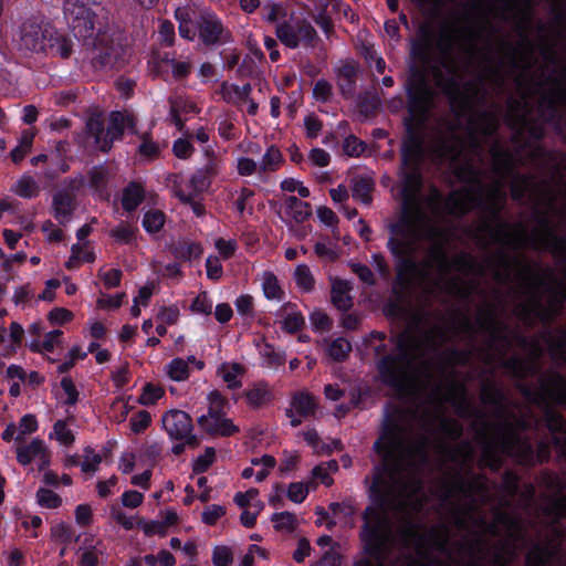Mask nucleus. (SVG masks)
Here are the masks:
<instances>
[{
  "label": "nucleus",
  "mask_w": 566,
  "mask_h": 566,
  "mask_svg": "<svg viewBox=\"0 0 566 566\" xmlns=\"http://www.w3.org/2000/svg\"><path fill=\"white\" fill-rule=\"evenodd\" d=\"M407 411L398 406L387 409L381 421L380 433L373 446L375 453L381 459L374 467L371 482L367 488L370 504L361 513L360 538L365 551L370 555H379L385 543L387 511L396 502V485L392 475L394 463L403 447L407 433Z\"/></svg>",
  "instance_id": "nucleus-1"
},
{
  "label": "nucleus",
  "mask_w": 566,
  "mask_h": 566,
  "mask_svg": "<svg viewBox=\"0 0 566 566\" xmlns=\"http://www.w3.org/2000/svg\"><path fill=\"white\" fill-rule=\"evenodd\" d=\"M433 32L421 27L411 41L410 57L403 84L408 116L403 119L405 135L400 146L401 167L421 166L426 156L424 126L434 107L437 93L429 81L432 62Z\"/></svg>",
  "instance_id": "nucleus-2"
},
{
  "label": "nucleus",
  "mask_w": 566,
  "mask_h": 566,
  "mask_svg": "<svg viewBox=\"0 0 566 566\" xmlns=\"http://www.w3.org/2000/svg\"><path fill=\"white\" fill-rule=\"evenodd\" d=\"M415 338L409 331L390 336L373 347L378 380L397 392L406 390Z\"/></svg>",
  "instance_id": "nucleus-3"
},
{
  "label": "nucleus",
  "mask_w": 566,
  "mask_h": 566,
  "mask_svg": "<svg viewBox=\"0 0 566 566\" xmlns=\"http://www.w3.org/2000/svg\"><path fill=\"white\" fill-rule=\"evenodd\" d=\"M17 48L23 55L44 53L69 59L73 52L72 40L49 23L28 20L22 23Z\"/></svg>",
  "instance_id": "nucleus-4"
},
{
  "label": "nucleus",
  "mask_w": 566,
  "mask_h": 566,
  "mask_svg": "<svg viewBox=\"0 0 566 566\" xmlns=\"http://www.w3.org/2000/svg\"><path fill=\"white\" fill-rule=\"evenodd\" d=\"M455 175L460 180H468L476 187V195L470 197V200L475 207L482 208L496 224L495 229L490 230L492 240L496 243L516 248L517 245L512 243V241L516 239V232L513 233L511 231V224L502 218L504 203L499 199V191H492L489 200H484V186L480 178V171L472 165L460 167Z\"/></svg>",
  "instance_id": "nucleus-5"
},
{
  "label": "nucleus",
  "mask_w": 566,
  "mask_h": 566,
  "mask_svg": "<svg viewBox=\"0 0 566 566\" xmlns=\"http://www.w3.org/2000/svg\"><path fill=\"white\" fill-rule=\"evenodd\" d=\"M386 248L395 260L396 277L391 287L392 295L412 291L416 280L424 276L421 263L416 259L415 240L389 238Z\"/></svg>",
  "instance_id": "nucleus-6"
},
{
  "label": "nucleus",
  "mask_w": 566,
  "mask_h": 566,
  "mask_svg": "<svg viewBox=\"0 0 566 566\" xmlns=\"http://www.w3.org/2000/svg\"><path fill=\"white\" fill-rule=\"evenodd\" d=\"M501 433L500 448L507 458L514 459L518 464L534 468L536 465L535 448L528 439L514 430L510 421H504L497 426Z\"/></svg>",
  "instance_id": "nucleus-7"
},
{
  "label": "nucleus",
  "mask_w": 566,
  "mask_h": 566,
  "mask_svg": "<svg viewBox=\"0 0 566 566\" xmlns=\"http://www.w3.org/2000/svg\"><path fill=\"white\" fill-rule=\"evenodd\" d=\"M441 66L448 71L444 76L438 66L432 67L437 86L450 102L451 112L460 117L469 108V98L463 91V85L455 74L454 65L450 61H441Z\"/></svg>",
  "instance_id": "nucleus-8"
},
{
  "label": "nucleus",
  "mask_w": 566,
  "mask_h": 566,
  "mask_svg": "<svg viewBox=\"0 0 566 566\" xmlns=\"http://www.w3.org/2000/svg\"><path fill=\"white\" fill-rule=\"evenodd\" d=\"M542 389L534 390L526 385L520 387L522 396L536 406H547V399L553 400L559 406H566V377L557 371H553L549 378H543Z\"/></svg>",
  "instance_id": "nucleus-9"
},
{
  "label": "nucleus",
  "mask_w": 566,
  "mask_h": 566,
  "mask_svg": "<svg viewBox=\"0 0 566 566\" xmlns=\"http://www.w3.org/2000/svg\"><path fill=\"white\" fill-rule=\"evenodd\" d=\"M63 12L69 28L77 40L86 42L93 39L96 15L90 7L77 0H65Z\"/></svg>",
  "instance_id": "nucleus-10"
},
{
  "label": "nucleus",
  "mask_w": 566,
  "mask_h": 566,
  "mask_svg": "<svg viewBox=\"0 0 566 566\" xmlns=\"http://www.w3.org/2000/svg\"><path fill=\"white\" fill-rule=\"evenodd\" d=\"M533 216L537 224L535 238L539 243V249L555 255L566 254V237L556 232L549 216L539 209H535Z\"/></svg>",
  "instance_id": "nucleus-11"
},
{
  "label": "nucleus",
  "mask_w": 566,
  "mask_h": 566,
  "mask_svg": "<svg viewBox=\"0 0 566 566\" xmlns=\"http://www.w3.org/2000/svg\"><path fill=\"white\" fill-rule=\"evenodd\" d=\"M476 323L480 329L486 332L493 343H501L509 347L512 343L511 331L506 323L499 321L497 312L494 307H488L480 311Z\"/></svg>",
  "instance_id": "nucleus-12"
},
{
  "label": "nucleus",
  "mask_w": 566,
  "mask_h": 566,
  "mask_svg": "<svg viewBox=\"0 0 566 566\" xmlns=\"http://www.w3.org/2000/svg\"><path fill=\"white\" fill-rule=\"evenodd\" d=\"M199 39L205 45H214L228 41L230 33L224 30L221 20L216 14H203L197 21Z\"/></svg>",
  "instance_id": "nucleus-13"
},
{
  "label": "nucleus",
  "mask_w": 566,
  "mask_h": 566,
  "mask_svg": "<svg viewBox=\"0 0 566 566\" xmlns=\"http://www.w3.org/2000/svg\"><path fill=\"white\" fill-rule=\"evenodd\" d=\"M433 260L438 270L442 273H448L451 268L461 271H482V266L475 258L468 252H461L450 260L444 249L440 247L434 252Z\"/></svg>",
  "instance_id": "nucleus-14"
},
{
  "label": "nucleus",
  "mask_w": 566,
  "mask_h": 566,
  "mask_svg": "<svg viewBox=\"0 0 566 566\" xmlns=\"http://www.w3.org/2000/svg\"><path fill=\"white\" fill-rule=\"evenodd\" d=\"M401 188L400 196L402 205L413 206L422 187V175L420 166L401 167L400 166Z\"/></svg>",
  "instance_id": "nucleus-15"
},
{
  "label": "nucleus",
  "mask_w": 566,
  "mask_h": 566,
  "mask_svg": "<svg viewBox=\"0 0 566 566\" xmlns=\"http://www.w3.org/2000/svg\"><path fill=\"white\" fill-rule=\"evenodd\" d=\"M480 398L482 403L494 408L495 417L499 419V423L496 426H500L504 421H509L506 395L502 387L494 381L483 384Z\"/></svg>",
  "instance_id": "nucleus-16"
},
{
  "label": "nucleus",
  "mask_w": 566,
  "mask_h": 566,
  "mask_svg": "<svg viewBox=\"0 0 566 566\" xmlns=\"http://www.w3.org/2000/svg\"><path fill=\"white\" fill-rule=\"evenodd\" d=\"M163 426L171 440H181L193 430L192 419L184 410L172 409L164 413Z\"/></svg>",
  "instance_id": "nucleus-17"
},
{
  "label": "nucleus",
  "mask_w": 566,
  "mask_h": 566,
  "mask_svg": "<svg viewBox=\"0 0 566 566\" xmlns=\"http://www.w3.org/2000/svg\"><path fill=\"white\" fill-rule=\"evenodd\" d=\"M52 209L55 220L65 226L76 209L75 195L70 190H60L53 195Z\"/></svg>",
  "instance_id": "nucleus-18"
},
{
  "label": "nucleus",
  "mask_w": 566,
  "mask_h": 566,
  "mask_svg": "<svg viewBox=\"0 0 566 566\" xmlns=\"http://www.w3.org/2000/svg\"><path fill=\"white\" fill-rule=\"evenodd\" d=\"M501 433L495 427V437L493 439H486L485 434H482L484 444L482 448V462L492 472H499L504 464L503 458L506 457L500 448Z\"/></svg>",
  "instance_id": "nucleus-19"
},
{
  "label": "nucleus",
  "mask_w": 566,
  "mask_h": 566,
  "mask_svg": "<svg viewBox=\"0 0 566 566\" xmlns=\"http://www.w3.org/2000/svg\"><path fill=\"white\" fill-rule=\"evenodd\" d=\"M411 207L402 205L401 214L398 220L388 224L389 238L415 240V244L417 243V231L412 221Z\"/></svg>",
  "instance_id": "nucleus-20"
},
{
  "label": "nucleus",
  "mask_w": 566,
  "mask_h": 566,
  "mask_svg": "<svg viewBox=\"0 0 566 566\" xmlns=\"http://www.w3.org/2000/svg\"><path fill=\"white\" fill-rule=\"evenodd\" d=\"M126 128V116L119 111H114L108 116V123L105 130V138L103 140L101 151L108 153L114 142L120 140L124 136Z\"/></svg>",
  "instance_id": "nucleus-21"
},
{
  "label": "nucleus",
  "mask_w": 566,
  "mask_h": 566,
  "mask_svg": "<svg viewBox=\"0 0 566 566\" xmlns=\"http://www.w3.org/2000/svg\"><path fill=\"white\" fill-rule=\"evenodd\" d=\"M358 75V65L355 61L349 60L346 61L338 70L337 85L339 87L340 94L344 98H352L356 92V82Z\"/></svg>",
  "instance_id": "nucleus-22"
},
{
  "label": "nucleus",
  "mask_w": 566,
  "mask_h": 566,
  "mask_svg": "<svg viewBox=\"0 0 566 566\" xmlns=\"http://www.w3.org/2000/svg\"><path fill=\"white\" fill-rule=\"evenodd\" d=\"M169 252L177 261L192 262L201 258L203 247L197 241L178 240L169 245Z\"/></svg>",
  "instance_id": "nucleus-23"
},
{
  "label": "nucleus",
  "mask_w": 566,
  "mask_h": 566,
  "mask_svg": "<svg viewBox=\"0 0 566 566\" xmlns=\"http://www.w3.org/2000/svg\"><path fill=\"white\" fill-rule=\"evenodd\" d=\"M318 402L316 398L306 390H300L292 395L291 408L297 416L307 418L315 413Z\"/></svg>",
  "instance_id": "nucleus-24"
},
{
  "label": "nucleus",
  "mask_w": 566,
  "mask_h": 566,
  "mask_svg": "<svg viewBox=\"0 0 566 566\" xmlns=\"http://www.w3.org/2000/svg\"><path fill=\"white\" fill-rule=\"evenodd\" d=\"M543 340L547 344L552 357L566 361V327H562L554 334L546 329L542 333Z\"/></svg>",
  "instance_id": "nucleus-25"
},
{
  "label": "nucleus",
  "mask_w": 566,
  "mask_h": 566,
  "mask_svg": "<svg viewBox=\"0 0 566 566\" xmlns=\"http://www.w3.org/2000/svg\"><path fill=\"white\" fill-rule=\"evenodd\" d=\"M284 210L285 214L296 223H303L312 216L311 205L295 196H287L284 199Z\"/></svg>",
  "instance_id": "nucleus-26"
},
{
  "label": "nucleus",
  "mask_w": 566,
  "mask_h": 566,
  "mask_svg": "<svg viewBox=\"0 0 566 566\" xmlns=\"http://www.w3.org/2000/svg\"><path fill=\"white\" fill-rule=\"evenodd\" d=\"M350 284L346 280H336L332 285L331 300L333 305L343 312L353 307V298L349 295Z\"/></svg>",
  "instance_id": "nucleus-27"
},
{
  "label": "nucleus",
  "mask_w": 566,
  "mask_h": 566,
  "mask_svg": "<svg viewBox=\"0 0 566 566\" xmlns=\"http://www.w3.org/2000/svg\"><path fill=\"white\" fill-rule=\"evenodd\" d=\"M145 200V189L136 181H130L123 190L122 207L126 212L135 211Z\"/></svg>",
  "instance_id": "nucleus-28"
},
{
  "label": "nucleus",
  "mask_w": 566,
  "mask_h": 566,
  "mask_svg": "<svg viewBox=\"0 0 566 566\" xmlns=\"http://www.w3.org/2000/svg\"><path fill=\"white\" fill-rule=\"evenodd\" d=\"M479 526L485 528L490 534L497 535L499 534V524L506 526L511 531H515L520 533L521 524L520 521L513 516H511L506 512L499 511L495 514V522H486L484 517H480L478 520Z\"/></svg>",
  "instance_id": "nucleus-29"
},
{
  "label": "nucleus",
  "mask_w": 566,
  "mask_h": 566,
  "mask_svg": "<svg viewBox=\"0 0 566 566\" xmlns=\"http://www.w3.org/2000/svg\"><path fill=\"white\" fill-rule=\"evenodd\" d=\"M468 192L452 191L444 200V211L452 217H463L470 210Z\"/></svg>",
  "instance_id": "nucleus-30"
},
{
  "label": "nucleus",
  "mask_w": 566,
  "mask_h": 566,
  "mask_svg": "<svg viewBox=\"0 0 566 566\" xmlns=\"http://www.w3.org/2000/svg\"><path fill=\"white\" fill-rule=\"evenodd\" d=\"M244 397L250 407L256 409L273 400V394L265 381H258L251 389L244 391Z\"/></svg>",
  "instance_id": "nucleus-31"
},
{
  "label": "nucleus",
  "mask_w": 566,
  "mask_h": 566,
  "mask_svg": "<svg viewBox=\"0 0 566 566\" xmlns=\"http://www.w3.org/2000/svg\"><path fill=\"white\" fill-rule=\"evenodd\" d=\"M554 551L542 544H535L525 556V566H549Z\"/></svg>",
  "instance_id": "nucleus-32"
},
{
  "label": "nucleus",
  "mask_w": 566,
  "mask_h": 566,
  "mask_svg": "<svg viewBox=\"0 0 566 566\" xmlns=\"http://www.w3.org/2000/svg\"><path fill=\"white\" fill-rule=\"evenodd\" d=\"M44 451H45L44 441L39 438H35L29 444L19 446L17 448V450H15L17 461L21 465H28L34 460V458L44 453Z\"/></svg>",
  "instance_id": "nucleus-33"
},
{
  "label": "nucleus",
  "mask_w": 566,
  "mask_h": 566,
  "mask_svg": "<svg viewBox=\"0 0 566 566\" xmlns=\"http://www.w3.org/2000/svg\"><path fill=\"white\" fill-rule=\"evenodd\" d=\"M553 91L549 95H545L541 101L542 116L547 124H560V114L557 103V94Z\"/></svg>",
  "instance_id": "nucleus-34"
},
{
  "label": "nucleus",
  "mask_w": 566,
  "mask_h": 566,
  "mask_svg": "<svg viewBox=\"0 0 566 566\" xmlns=\"http://www.w3.org/2000/svg\"><path fill=\"white\" fill-rule=\"evenodd\" d=\"M527 134L536 145L532 149V157L534 159H542L549 155L547 149L539 143L545 138V129L541 124L533 123L527 127Z\"/></svg>",
  "instance_id": "nucleus-35"
},
{
  "label": "nucleus",
  "mask_w": 566,
  "mask_h": 566,
  "mask_svg": "<svg viewBox=\"0 0 566 566\" xmlns=\"http://www.w3.org/2000/svg\"><path fill=\"white\" fill-rule=\"evenodd\" d=\"M384 532H385V543H384V546H382L381 552L379 553V555H370V554H368L365 551L364 542L361 541V538H359V541L361 543V546H363V552H364V554L367 557H363V558H359V559L355 560L352 566H375V564H374V562L371 559H375L377 562H381L384 559V557L387 554L388 548H389L390 530H389V518L388 517H387V524L385 526V531ZM359 534H361V530L359 531ZM358 537H360V535H358Z\"/></svg>",
  "instance_id": "nucleus-36"
},
{
  "label": "nucleus",
  "mask_w": 566,
  "mask_h": 566,
  "mask_svg": "<svg viewBox=\"0 0 566 566\" xmlns=\"http://www.w3.org/2000/svg\"><path fill=\"white\" fill-rule=\"evenodd\" d=\"M531 185L532 176L514 172V178L510 188L511 198L517 202L523 201L527 196Z\"/></svg>",
  "instance_id": "nucleus-37"
},
{
  "label": "nucleus",
  "mask_w": 566,
  "mask_h": 566,
  "mask_svg": "<svg viewBox=\"0 0 566 566\" xmlns=\"http://www.w3.org/2000/svg\"><path fill=\"white\" fill-rule=\"evenodd\" d=\"M87 134L94 138L96 147L101 150L105 138V123L99 114H93L85 124Z\"/></svg>",
  "instance_id": "nucleus-38"
},
{
  "label": "nucleus",
  "mask_w": 566,
  "mask_h": 566,
  "mask_svg": "<svg viewBox=\"0 0 566 566\" xmlns=\"http://www.w3.org/2000/svg\"><path fill=\"white\" fill-rule=\"evenodd\" d=\"M166 216L163 211L151 209L145 212L142 220V226L147 233H158L165 224Z\"/></svg>",
  "instance_id": "nucleus-39"
},
{
  "label": "nucleus",
  "mask_w": 566,
  "mask_h": 566,
  "mask_svg": "<svg viewBox=\"0 0 566 566\" xmlns=\"http://www.w3.org/2000/svg\"><path fill=\"white\" fill-rule=\"evenodd\" d=\"M33 139L34 134L29 130H24L21 134L18 145L10 151V158L14 164H19L24 159L32 148Z\"/></svg>",
  "instance_id": "nucleus-40"
},
{
  "label": "nucleus",
  "mask_w": 566,
  "mask_h": 566,
  "mask_svg": "<svg viewBox=\"0 0 566 566\" xmlns=\"http://www.w3.org/2000/svg\"><path fill=\"white\" fill-rule=\"evenodd\" d=\"M275 34L277 39L287 48L296 49L300 45L298 34L296 33L295 28L284 21L276 25Z\"/></svg>",
  "instance_id": "nucleus-41"
},
{
  "label": "nucleus",
  "mask_w": 566,
  "mask_h": 566,
  "mask_svg": "<svg viewBox=\"0 0 566 566\" xmlns=\"http://www.w3.org/2000/svg\"><path fill=\"white\" fill-rule=\"evenodd\" d=\"M327 352L333 360L343 363L347 359L349 353L352 352V344L348 339L338 337L331 342Z\"/></svg>",
  "instance_id": "nucleus-42"
},
{
  "label": "nucleus",
  "mask_w": 566,
  "mask_h": 566,
  "mask_svg": "<svg viewBox=\"0 0 566 566\" xmlns=\"http://www.w3.org/2000/svg\"><path fill=\"white\" fill-rule=\"evenodd\" d=\"M283 163V155L280 149L272 145L265 154L262 156L260 170L263 172L275 171L280 168Z\"/></svg>",
  "instance_id": "nucleus-43"
},
{
  "label": "nucleus",
  "mask_w": 566,
  "mask_h": 566,
  "mask_svg": "<svg viewBox=\"0 0 566 566\" xmlns=\"http://www.w3.org/2000/svg\"><path fill=\"white\" fill-rule=\"evenodd\" d=\"M482 475H475L472 479H467L461 474H458L453 483L455 491L463 495H471L478 489H485L484 483L481 481Z\"/></svg>",
  "instance_id": "nucleus-44"
},
{
  "label": "nucleus",
  "mask_w": 566,
  "mask_h": 566,
  "mask_svg": "<svg viewBox=\"0 0 566 566\" xmlns=\"http://www.w3.org/2000/svg\"><path fill=\"white\" fill-rule=\"evenodd\" d=\"M271 521L274 523V530L277 532H293L297 526L296 515L289 511L273 513Z\"/></svg>",
  "instance_id": "nucleus-45"
},
{
  "label": "nucleus",
  "mask_w": 566,
  "mask_h": 566,
  "mask_svg": "<svg viewBox=\"0 0 566 566\" xmlns=\"http://www.w3.org/2000/svg\"><path fill=\"white\" fill-rule=\"evenodd\" d=\"M209 408L208 413L212 420H218L219 418L224 417L226 407L228 406V400L219 392L218 390H213L208 395Z\"/></svg>",
  "instance_id": "nucleus-46"
},
{
  "label": "nucleus",
  "mask_w": 566,
  "mask_h": 566,
  "mask_svg": "<svg viewBox=\"0 0 566 566\" xmlns=\"http://www.w3.org/2000/svg\"><path fill=\"white\" fill-rule=\"evenodd\" d=\"M13 191L21 198L32 199L38 197L40 189L36 181L30 176H22L15 184Z\"/></svg>",
  "instance_id": "nucleus-47"
},
{
  "label": "nucleus",
  "mask_w": 566,
  "mask_h": 566,
  "mask_svg": "<svg viewBox=\"0 0 566 566\" xmlns=\"http://www.w3.org/2000/svg\"><path fill=\"white\" fill-rule=\"evenodd\" d=\"M373 189L374 182L370 178H358L353 186V197L359 199L364 205H369L373 200L370 195Z\"/></svg>",
  "instance_id": "nucleus-48"
},
{
  "label": "nucleus",
  "mask_w": 566,
  "mask_h": 566,
  "mask_svg": "<svg viewBox=\"0 0 566 566\" xmlns=\"http://www.w3.org/2000/svg\"><path fill=\"white\" fill-rule=\"evenodd\" d=\"M263 294L268 300H281L284 295L279 280L273 272H265L262 283Z\"/></svg>",
  "instance_id": "nucleus-49"
},
{
  "label": "nucleus",
  "mask_w": 566,
  "mask_h": 566,
  "mask_svg": "<svg viewBox=\"0 0 566 566\" xmlns=\"http://www.w3.org/2000/svg\"><path fill=\"white\" fill-rule=\"evenodd\" d=\"M294 280L298 289L305 293L313 291L315 285L314 276L306 264H298L294 272Z\"/></svg>",
  "instance_id": "nucleus-50"
},
{
  "label": "nucleus",
  "mask_w": 566,
  "mask_h": 566,
  "mask_svg": "<svg viewBox=\"0 0 566 566\" xmlns=\"http://www.w3.org/2000/svg\"><path fill=\"white\" fill-rule=\"evenodd\" d=\"M298 34L300 43L303 42L305 46L313 48L318 39L317 32L314 27L306 20H300L295 27Z\"/></svg>",
  "instance_id": "nucleus-51"
},
{
  "label": "nucleus",
  "mask_w": 566,
  "mask_h": 566,
  "mask_svg": "<svg viewBox=\"0 0 566 566\" xmlns=\"http://www.w3.org/2000/svg\"><path fill=\"white\" fill-rule=\"evenodd\" d=\"M216 461V450L212 447H206L205 453L198 455L192 462V472L195 474H202L209 470V468Z\"/></svg>",
  "instance_id": "nucleus-52"
},
{
  "label": "nucleus",
  "mask_w": 566,
  "mask_h": 566,
  "mask_svg": "<svg viewBox=\"0 0 566 566\" xmlns=\"http://www.w3.org/2000/svg\"><path fill=\"white\" fill-rule=\"evenodd\" d=\"M410 293L411 291H403V293L399 296L394 295L392 298H389L384 305V314L390 318H397L401 316L403 312L402 303Z\"/></svg>",
  "instance_id": "nucleus-53"
},
{
  "label": "nucleus",
  "mask_w": 566,
  "mask_h": 566,
  "mask_svg": "<svg viewBox=\"0 0 566 566\" xmlns=\"http://www.w3.org/2000/svg\"><path fill=\"white\" fill-rule=\"evenodd\" d=\"M36 502L41 507L57 509L62 505V497L46 488H40L36 491Z\"/></svg>",
  "instance_id": "nucleus-54"
},
{
  "label": "nucleus",
  "mask_w": 566,
  "mask_h": 566,
  "mask_svg": "<svg viewBox=\"0 0 566 566\" xmlns=\"http://www.w3.org/2000/svg\"><path fill=\"white\" fill-rule=\"evenodd\" d=\"M379 106V98L376 95L369 93H365L363 96H360L357 103L359 113L365 117L374 116L377 113Z\"/></svg>",
  "instance_id": "nucleus-55"
},
{
  "label": "nucleus",
  "mask_w": 566,
  "mask_h": 566,
  "mask_svg": "<svg viewBox=\"0 0 566 566\" xmlns=\"http://www.w3.org/2000/svg\"><path fill=\"white\" fill-rule=\"evenodd\" d=\"M53 434H55L56 440L65 447H71L75 442V436L73 431L67 428L65 420L60 419L55 421L50 438H52Z\"/></svg>",
  "instance_id": "nucleus-56"
},
{
  "label": "nucleus",
  "mask_w": 566,
  "mask_h": 566,
  "mask_svg": "<svg viewBox=\"0 0 566 566\" xmlns=\"http://www.w3.org/2000/svg\"><path fill=\"white\" fill-rule=\"evenodd\" d=\"M189 374V366L182 358H174L168 365V376L175 381L188 379Z\"/></svg>",
  "instance_id": "nucleus-57"
},
{
  "label": "nucleus",
  "mask_w": 566,
  "mask_h": 566,
  "mask_svg": "<svg viewBox=\"0 0 566 566\" xmlns=\"http://www.w3.org/2000/svg\"><path fill=\"white\" fill-rule=\"evenodd\" d=\"M501 489L509 496H515L520 490V476L513 470H506L501 478Z\"/></svg>",
  "instance_id": "nucleus-58"
},
{
  "label": "nucleus",
  "mask_w": 566,
  "mask_h": 566,
  "mask_svg": "<svg viewBox=\"0 0 566 566\" xmlns=\"http://www.w3.org/2000/svg\"><path fill=\"white\" fill-rule=\"evenodd\" d=\"M211 431L212 437H232L238 433L240 429L231 419L222 417L218 420H213V429H211Z\"/></svg>",
  "instance_id": "nucleus-59"
},
{
  "label": "nucleus",
  "mask_w": 566,
  "mask_h": 566,
  "mask_svg": "<svg viewBox=\"0 0 566 566\" xmlns=\"http://www.w3.org/2000/svg\"><path fill=\"white\" fill-rule=\"evenodd\" d=\"M164 395L165 391L163 388L151 382H147L143 388L138 402L143 406H151L155 405Z\"/></svg>",
  "instance_id": "nucleus-60"
},
{
  "label": "nucleus",
  "mask_w": 566,
  "mask_h": 566,
  "mask_svg": "<svg viewBox=\"0 0 566 566\" xmlns=\"http://www.w3.org/2000/svg\"><path fill=\"white\" fill-rule=\"evenodd\" d=\"M137 229L128 224H119L111 230V237L120 244H130L135 240Z\"/></svg>",
  "instance_id": "nucleus-61"
},
{
  "label": "nucleus",
  "mask_w": 566,
  "mask_h": 566,
  "mask_svg": "<svg viewBox=\"0 0 566 566\" xmlns=\"http://www.w3.org/2000/svg\"><path fill=\"white\" fill-rule=\"evenodd\" d=\"M150 413L147 410H139L135 415H133L129 420L130 430L135 434H140L150 426Z\"/></svg>",
  "instance_id": "nucleus-62"
},
{
  "label": "nucleus",
  "mask_w": 566,
  "mask_h": 566,
  "mask_svg": "<svg viewBox=\"0 0 566 566\" xmlns=\"http://www.w3.org/2000/svg\"><path fill=\"white\" fill-rule=\"evenodd\" d=\"M344 151L349 157H359L367 149V144L355 135H349L343 144Z\"/></svg>",
  "instance_id": "nucleus-63"
},
{
  "label": "nucleus",
  "mask_w": 566,
  "mask_h": 566,
  "mask_svg": "<svg viewBox=\"0 0 566 566\" xmlns=\"http://www.w3.org/2000/svg\"><path fill=\"white\" fill-rule=\"evenodd\" d=\"M282 325L284 332L289 334H296L304 327L305 319L301 312H294L285 316Z\"/></svg>",
  "instance_id": "nucleus-64"
}]
</instances>
